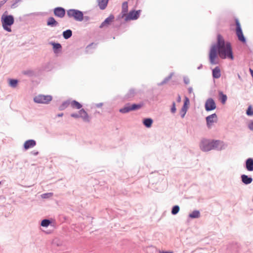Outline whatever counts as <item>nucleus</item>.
<instances>
[{
	"label": "nucleus",
	"instance_id": "nucleus-38",
	"mask_svg": "<svg viewBox=\"0 0 253 253\" xmlns=\"http://www.w3.org/2000/svg\"><path fill=\"white\" fill-rule=\"evenodd\" d=\"M71 117L75 118H78L80 117L79 114H77L76 113H73L71 115Z\"/></svg>",
	"mask_w": 253,
	"mask_h": 253
},
{
	"label": "nucleus",
	"instance_id": "nucleus-33",
	"mask_svg": "<svg viewBox=\"0 0 253 253\" xmlns=\"http://www.w3.org/2000/svg\"><path fill=\"white\" fill-rule=\"evenodd\" d=\"M52 45H53V49L54 50H56V49H61V45L60 43H52Z\"/></svg>",
	"mask_w": 253,
	"mask_h": 253
},
{
	"label": "nucleus",
	"instance_id": "nucleus-44",
	"mask_svg": "<svg viewBox=\"0 0 253 253\" xmlns=\"http://www.w3.org/2000/svg\"><path fill=\"white\" fill-rule=\"evenodd\" d=\"M238 79L240 80H242V78L241 77V76L238 74Z\"/></svg>",
	"mask_w": 253,
	"mask_h": 253
},
{
	"label": "nucleus",
	"instance_id": "nucleus-47",
	"mask_svg": "<svg viewBox=\"0 0 253 253\" xmlns=\"http://www.w3.org/2000/svg\"><path fill=\"white\" fill-rule=\"evenodd\" d=\"M33 154H34V155H37L38 154V152H34Z\"/></svg>",
	"mask_w": 253,
	"mask_h": 253
},
{
	"label": "nucleus",
	"instance_id": "nucleus-43",
	"mask_svg": "<svg viewBox=\"0 0 253 253\" xmlns=\"http://www.w3.org/2000/svg\"><path fill=\"white\" fill-rule=\"evenodd\" d=\"M203 67L202 64H201L199 67H198L197 69L200 70Z\"/></svg>",
	"mask_w": 253,
	"mask_h": 253
},
{
	"label": "nucleus",
	"instance_id": "nucleus-22",
	"mask_svg": "<svg viewBox=\"0 0 253 253\" xmlns=\"http://www.w3.org/2000/svg\"><path fill=\"white\" fill-rule=\"evenodd\" d=\"M200 216V212L198 210L193 211L189 214V217L191 218H197Z\"/></svg>",
	"mask_w": 253,
	"mask_h": 253
},
{
	"label": "nucleus",
	"instance_id": "nucleus-1",
	"mask_svg": "<svg viewBox=\"0 0 253 253\" xmlns=\"http://www.w3.org/2000/svg\"><path fill=\"white\" fill-rule=\"evenodd\" d=\"M220 58L225 59L229 58L231 60L234 59L232 48L229 42L226 44L225 41L220 35H217V44L212 45L209 54V60L210 63L212 65L218 64V61L216 60L217 58V51Z\"/></svg>",
	"mask_w": 253,
	"mask_h": 253
},
{
	"label": "nucleus",
	"instance_id": "nucleus-26",
	"mask_svg": "<svg viewBox=\"0 0 253 253\" xmlns=\"http://www.w3.org/2000/svg\"><path fill=\"white\" fill-rule=\"evenodd\" d=\"M72 32L71 30H67L63 33V36L64 39H68L72 36Z\"/></svg>",
	"mask_w": 253,
	"mask_h": 253
},
{
	"label": "nucleus",
	"instance_id": "nucleus-18",
	"mask_svg": "<svg viewBox=\"0 0 253 253\" xmlns=\"http://www.w3.org/2000/svg\"><path fill=\"white\" fill-rule=\"evenodd\" d=\"M47 25L51 27H54L58 25V22L53 17H50L47 20Z\"/></svg>",
	"mask_w": 253,
	"mask_h": 253
},
{
	"label": "nucleus",
	"instance_id": "nucleus-8",
	"mask_svg": "<svg viewBox=\"0 0 253 253\" xmlns=\"http://www.w3.org/2000/svg\"><path fill=\"white\" fill-rule=\"evenodd\" d=\"M140 12V10H138L137 11H130L128 14H127L126 15V21L133 20L137 19L139 16Z\"/></svg>",
	"mask_w": 253,
	"mask_h": 253
},
{
	"label": "nucleus",
	"instance_id": "nucleus-37",
	"mask_svg": "<svg viewBox=\"0 0 253 253\" xmlns=\"http://www.w3.org/2000/svg\"><path fill=\"white\" fill-rule=\"evenodd\" d=\"M134 93H135V90L134 89H130V90H129V91L128 93V95L129 96H131V95H133Z\"/></svg>",
	"mask_w": 253,
	"mask_h": 253
},
{
	"label": "nucleus",
	"instance_id": "nucleus-31",
	"mask_svg": "<svg viewBox=\"0 0 253 253\" xmlns=\"http://www.w3.org/2000/svg\"><path fill=\"white\" fill-rule=\"evenodd\" d=\"M18 83L17 80L10 79L9 81V85L12 87H16Z\"/></svg>",
	"mask_w": 253,
	"mask_h": 253
},
{
	"label": "nucleus",
	"instance_id": "nucleus-25",
	"mask_svg": "<svg viewBox=\"0 0 253 253\" xmlns=\"http://www.w3.org/2000/svg\"><path fill=\"white\" fill-rule=\"evenodd\" d=\"M173 73H171L170 74L165 78V79L159 84V85H163L168 83V82L171 79L172 76L173 75Z\"/></svg>",
	"mask_w": 253,
	"mask_h": 253
},
{
	"label": "nucleus",
	"instance_id": "nucleus-39",
	"mask_svg": "<svg viewBox=\"0 0 253 253\" xmlns=\"http://www.w3.org/2000/svg\"><path fill=\"white\" fill-rule=\"evenodd\" d=\"M189 79L187 78H184V82L185 84H187L189 83Z\"/></svg>",
	"mask_w": 253,
	"mask_h": 253
},
{
	"label": "nucleus",
	"instance_id": "nucleus-19",
	"mask_svg": "<svg viewBox=\"0 0 253 253\" xmlns=\"http://www.w3.org/2000/svg\"><path fill=\"white\" fill-rule=\"evenodd\" d=\"M219 99L222 104H224L227 101V97L226 94H224L222 91H219L218 92Z\"/></svg>",
	"mask_w": 253,
	"mask_h": 253
},
{
	"label": "nucleus",
	"instance_id": "nucleus-7",
	"mask_svg": "<svg viewBox=\"0 0 253 253\" xmlns=\"http://www.w3.org/2000/svg\"><path fill=\"white\" fill-rule=\"evenodd\" d=\"M235 23L236 26V35L238 40L242 42L245 43L246 42V39L243 35L240 23L237 19L235 20Z\"/></svg>",
	"mask_w": 253,
	"mask_h": 253
},
{
	"label": "nucleus",
	"instance_id": "nucleus-45",
	"mask_svg": "<svg viewBox=\"0 0 253 253\" xmlns=\"http://www.w3.org/2000/svg\"><path fill=\"white\" fill-rule=\"evenodd\" d=\"M160 253H173L172 252H159Z\"/></svg>",
	"mask_w": 253,
	"mask_h": 253
},
{
	"label": "nucleus",
	"instance_id": "nucleus-20",
	"mask_svg": "<svg viewBox=\"0 0 253 253\" xmlns=\"http://www.w3.org/2000/svg\"><path fill=\"white\" fill-rule=\"evenodd\" d=\"M128 11V5L127 2H124L122 4V16L125 17Z\"/></svg>",
	"mask_w": 253,
	"mask_h": 253
},
{
	"label": "nucleus",
	"instance_id": "nucleus-34",
	"mask_svg": "<svg viewBox=\"0 0 253 253\" xmlns=\"http://www.w3.org/2000/svg\"><path fill=\"white\" fill-rule=\"evenodd\" d=\"M176 109L175 107V103L174 102H173L172 104V106L171 108V112L173 114L175 113L176 112Z\"/></svg>",
	"mask_w": 253,
	"mask_h": 253
},
{
	"label": "nucleus",
	"instance_id": "nucleus-35",
	"mask_svg": "<svg viewBox=\"0 0 253 253\" xmlns=\"http://www.w3.org/2000/svg\"><path fill=\"white\" fill-rule=\"evenodd\" d=\"M189 103V98L187 97H185V100H184V105H183V106H185V107H188L187 105H188V104Z\"/></svg>",
	"mask_w": 253,
	"mask_h": 253
},
{
	"label": "nucleus",
	"instance_id": "nucleus-11",
	"mask_svg": "<svg viewBox=\"0 0 253 253\" xmlns=\"http://www.w3.org/2000/svg\"><path fill=\"white\" fill-rule=\"evenodd\" d=\"M54 14L58 17L63 18L65 15V10L62 7H56L54 9Z\"/></svg>",
	"mask_w": 253,
	"mask_h": 253
},
{
	"label": "nucleus",
	"instance_id": "nucleus-16",
	"mask_svg": "<svg viewBox=\"0 0 253 253\" xmlns=\"http://www.w3.org/2000/svg\"><path fill=\"white\" fill-rule=\"evenodd\" d=\"M36 144V142L34 140H28L25 142L24 147L25 149L27 150L30 148L34 147Z\"/></svg>",
	"mask_w": 253,
	"mask_h": 253
},
{
	"label": "nucleus",
	"instance_id": "nucleus-12",
	"mask_svg": "<svg viewBox=\"0 0 253 253\" xmlns=\"http://www.w3.org/2000/svg\"><path fill=\"white\" fill-rule=\"evenodd\" d=\"M245 168L249 171H253V158H249L246 160Z\"/></svg>",
	"mask_w": 253,
	"mask_h": 253
},
{
	"label": "nucleus",
	"instance_id": "nucleus-3",
	"mask_svg": "<svg viewBox=\"0 0 253 253\" xmlns=\"http://www.w3.org/2000/svg\"><path fill=\"white\" fill-rule=\"evenodd\" d=\"M1 21L3 28L8 32H11V26L14 22L13 16L3 14L1 16Z\"/></svg>",
	"mask_w": 253,
	"mask_h": 253
},
{
	"label": "nucleus",
	"instance_id": "nucleus-42",
	"mask_svg": "<svg viewBox=\"0 0 253 253\" xmlns=\"http://www.w3.org/2000/svg\"><path fill=\"white\" fill-rule=\"evenodd\" d=\"M192 91H193L192 87H189V88H188L189 92L190 93L192 92Z\"/></svg>",
	"mask_w": 253,
	"mask_h": 253
},
{
	"label": "nucleus",
	"instance_id": "nucleus-46",
	"mask_svg": "<svg viewBox=\"0 0 253 253\" xmlns=\"http://www.w3.org/2000/svg\"><path fill=\"white\" fill-rule=\"evenodd\" d=\"M62 116H63V114H62H62H58V117H62Z\"/></svg>",
	"mask_w": 253,
	"mask_h": 253
},
{
	"label": "nucleus",
	"instance_id": "nucleus-32",
	"mask_svg": "<svg viewBox=\"0 0 253 253\" xmlns=\"http://www.w3.org/2000/svg\"><path fill=\"white\" fill-rule=\"evenodd\" d=\"M50 223V221L48 219H44L42 220L41 222V225L43 227H47L49 224Z\"/></svg>",
	"mask_w": 253,
	"mask_h": 253
},
{
	"label": "nucleus",
	"instance_id": "nucleus-30",
	"mask_svg": "<svg viewBox=\"0 0 253 253\" xmlns=\"http://www.w3.org/2000/svg\"><path fill=\"white\" fill-rule=\"evenodd\" d=\"M188 107H185V106H183L180 110V115L181 118H183L186 113Z\"/></svg>",
	"mask_w": 253,
	"mask_h": 253
},
{
	"label": "nucleus",
	"instance_id": "nucleus-24",
	"mask_svg": "<svg viewBox=\"0 0 253 253\" xmlns=\"http://www.w3.org/2000/svg\"><path fill=\"white\" fill-rule=\"evenodd\" d=\"M71 107L73 108H76L80 109L82 108V105L78 102L75 100H73L70 102Z\"/></svg>",
	"mask_w": 253,
	"mask_h": 253
},
{
	"label": "nucleus",
	"instance_id": "nucleus-29",
	"mask_svg": "<svg viewBox=\"0 0 253 253\" xmlns=\"http://www.w3.org/2000/svg\"><path fill=\"white\" fill-rule=\"evenodd\" d=\"M70 104V102L69 101L64 102L59 107V109L61 110H64L67 108Z\"/></svg>",
	"mask_w": 253,
	"mask_h": 253
},
{
	"label": "nucleus",
	"instance_id": "nucleus-2",
	"mask_svg": "<svg viewBox=\"0 0 253 253\" xmlns=\"http://www.w3.org/2000/svg\"><path fill=\"white\" fill-rule=\"evenodd\" d=\"M223 142L219 140L210 141L208 139H203L201 141L200 147L204 152H208L212 149L221 150L222 149Z\"/></svg>",
	"mask_w": 253,
	"mask_h": 253
},
{
	"label": "nucleus",
	"instance_id": "nucleus-13",
	"mask_svg": "<svg viewBox=\"0 0 253 253\" xmlns=\"http://www.w3.org/2000/svg\"><path fill=\"white\" fill-rule=\"evenodd\" d=\"M114 19V17L113 15H110L108 18H107L104 22H103L100 25L99 27L102 28L104 27L108 26L111 22L113 21Z\"/></svg>",
	"mask_w": 253,
	"mask_h": 253
},
{
	"label": "nucleus",
	"instance_id": "nucleus-21",
	"mask_svg": "<svg viewBox=\"0 0 253 253\" xmlns=\"http://www.w3.org/2000/svg\"><path fill=\"white\" fill-rule=\"evenodd\" d=\"M97 1L100 8L104 9L107 6L109 0H98Z\"/></svg>",
	"mask_w": 253,
	"mask_h": 253
},
{
	"label": "nucleus",
	"instance_id": "nucleus-27",
	"mask_svg": "<svg viewBox=\"0 0 253 253\" xmlns=\"http://www.w3.org/2000/svg\"><path fill=\"white\" fill-rule=\"evenodd\" d=\"M180 210L179 207L178 205L174 206L171 210V214L173 215H175L179 212Z\"/></svg>",
	"mask_w": 253,
	"mask_h": 253
},
{
	"label": "nucleus",
	"instance_id": "nucleus-15",
	"mask_svg": "<svg viewBox=\"0 0 253 253\" xmlns=\"http://www.w3.org/2000/svg\"><path fill=\"white\" fill-rule=\"evenodd\" d=\"M80 117L82 118L84 121L88 122L89 117L87 113L84 109H81L79 112Z\"/></svg>",
	"mask_w": 253,
	"mask_h": 253
},
{
	"label": "nucleus",
	"instance_id": "nucleus-23",
	"mask_svg": "<svg viewBox=\"0 0 253 253\" xmlns=\"http://www.w3.org/2000/svg\"><path fill=\"white\" fill-rule=\"evenodd\" d=\"M153 120L150 118L145 119L143 121V125L147 127H150L152 125Z\"/></svg>",
	"mask_w": 253,
	"mask_h": 253
},
{
	"label": "nucleus",
	"instance_id": "nucleus-40",
	"mask_svg": "<svg viewBox=\"0 0 253 253\" xmlns=\"http://www.w3.org/2000/svg\"><path fill=\"white\" fill-rule=\"evenodd\" d=\"M177 101L178 102H180L181 101V96L179 94L178 95L177 98Z\"/></svg>",
	"mask_w": 253,
	"mask_h": 253
},
{
	"label": "nucleus",
	"instance_id": "nucleus-41",
	"mask_svg": "<svg viewBox=\"0 0 253 253\" xmlns=\"http://www.w3.org/2000/svg\"><path fill=\"white\" fill-rule=\"evenodd\" d=\"M5 2V1L4 0V1H1L0 2V8L1 7V6Z\"/></svg>",
	"mask_w": 253,
	"mask_h": 253
},
{
	"label": "nucleus",
	"instance_id": "nucleus-6",
	"mask_svg": "<svg viewBox=\"0 0 253 253\" xmlns=\"http://www.w3.org/2000/svg\"><path fill=\"white\" fill-rule=\"evenodd\" d=\"M52 97L51 95H39L34 98L35 102L38 103L47 104L51 101Z\"/></svg>",
	"mask_w": 253,
	"mask_h": 253
},
{
	"label": "nucleus",
	"instance_id": "nucleus-4",
	"mask_svg": "<svg viewBox=\"0 0 253 253\" xmlns=\"http://www.w3.org/2000/svg\"><path fill=\"white\" fill-rule=\"evenodd\" d=\"M67 14L69 18H73L78 21H82L84 19L83 13L78 10L71 9L67 10Z\"/></svg>",
	"mask_w": 253,
	"mask_h": 253
},
{
	"label": "nucleus",
	"instance_id": "nucleus-9",
	"mask_svg": "<svg viewBox=\"0 0 253 253\" xmlns=\"http://www.w3.org/2000/svg\"><path fill=\"white\" fill-rule=\"evenodd\" d=\"M205 107L207 111L214 110L216 106L214 100L212 98H209L206 101Z\"/></svg>",
	"mask_w": 253,
	"mask_h": 253
},
{
	"label": "nucleus",
	"instance_id": "nucleus-17",
	"mask_svg": "<svg viewBox=\"0 0 253 253\" xmlns=\"http://www.w3.org/2000/svg\"><path fill=\"white\" fill-rule=\"evenodd\" d=\"M212 77L214 79H218L221 76V72L220 68L218 67H216L212 71Z\"/></svg>",
	"mask_w": 253,
	"mask_h": 253
},
{
	"label": "nucleus",
	"instance_id": "nucleus-5",
	"mask_svg": "<svg viewBox=\"0 0 253 253\" xmlns=\"http://www.w3.org/2000/svg\"><path fill=\"white\" fill-rule=\"evenodd\" d=\"M143 104L140 103L138 104H127L125 105L123 108L120 110V112L122 113H126L131 111H134L140 109Z\"/></svg>",
	"mask_w": 253,
	"mask_h": 253
},
{
	"label": "nucleus",
	"instance_id": "nucleus-14",
	"mask_svg": "<svg viewBox=\"0 0 253 253\" xmlns=\"http://www.w3.org/2000/svg\"><path fill=\"white\" fill-rule=\"evenodd\" d=\"M242 182L248 185L253 182V179L251 176H249L246 174H242L241 176Z\"/></svg>",
	"mask_w": 253,
	"mask_h": 253
},
{
	"label": "nucleus",
	"instance_id": "nucleus-28",
	"mask_svg": "<svg viewBox=\"0 0 253 253\" xmlns=\"http://www.w3.org/2000/svg\"><path fill=\"white\" fill-rule=\"evenodd\" d=\"M246 114L248 116H253V108L252 106V105H249L247 111H246Z\"/></svg>",
	"mask_w": 253,
	"mask_h": 253
},
{
	"label": "nucleus",
	"instance_id": "nucleus-10",
	"mask_svg": "<svg viewBox=\"0 0 253 253\" xmlns=\"http://www.w3.org/2000/svg\"><path fill=\"white\" fill-rule=\"evenodd\" d=\"M207 125L208 128H211L212 124L216 122L217 120V117L215 113L212 114L206 117Z\"/></svg>",
	"mask_w": 253,
	"mask_h": 253
},
{
	"label": "nucleus",
	"instance_id": "nucleus-36",
	"mask_svg": "<svg viewBox=\"0 0 253 253\" xmlns=\"http://www.w3.org/2000/svg\"><path fill=\"white\" fill-rule=\"evenodd\" d=\"M248 127L251 130H253V121L249 124Z\"/></svg>",
	"mask_w": 253,
	"mask_h": 253
}]
</instances>
